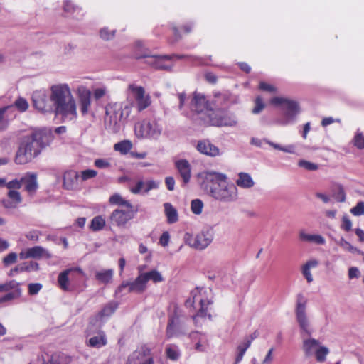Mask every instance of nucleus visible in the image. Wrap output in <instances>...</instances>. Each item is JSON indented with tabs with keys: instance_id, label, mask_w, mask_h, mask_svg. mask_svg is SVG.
<instances>
[{
	"instance_id": "nucleus-1",
	"label": "nucleus",
	"mask_w": 364,
	"mask_h": 364,
	"mask_svg": "<svg viewBox=\"0 0 364 364\" xmlns=\"http://www.w3.org/2000/svg\"><path fill=\"white\" fill-rule=\"evenodd\" d=\"M52 140L53 134L50 129L42 128L34 130L31 134L22 138L16 154L15 162L17 164L31 162Z\"/></svg>"
},
{
	"instance_id": "nucleus-2",
	"label": "nucleus",
	"mask_w": 364,
	"mask_h": 364,
	"mask_svg": "<svg viewBox=\"0 0 364 364\" xmlns=\"http://www.w3.org/2000/svg\"><path fill=\"white\" fill-rule=\"evenodd\" d=\"M50 100L53 111L64 121H73L77 117V107L69 85L59 83L50 87Z\"/></svg>"
},
{
	"instance_id": "nucleus-3",
	"label": "nucleus",
	"mask_w": 364,
	"mask_h": 364,
	"mask_svg": "<svg viewBox=\"0 0 364 364\" xmlns=\"http://www.w3.org/2000/svg\"><path fill=\"white\" fill-rule=\"evenodd\" d=\"M205 180L211 186L205 190L215 200L223 203H234L238 199V189L235 184L229 181L226 174L215 171L205 173Z\"/></svg>"
},
{
	"instance_id": "nucleus-4",
	"label": "nucleus",
	"mask_w": 364,
	"mask_h": 364,
	"mask_svg": "<svg viewBox=\"0 0 364 364\" xmlns=\"http://www.w3.org/2000/svg\"><path fill=\"white\" fill-rule=\"evenodd\" d=\"M183 58H185L184 55H156L149 50H144L143 45L138 41V67L146 65L159 70H171L175 59Z\"/></svg>"
},
{
	"instance_id": "nucleus-5",
	"label": "nucleus",
	"mask_w": 364,
	"mask_h": 364,
	"mask_svg": "<svg viewBox=\"0 0 364 364\" xmlns=\"http://www.w3.org/2000/svg\"><path fill=\"white\" fill-rule=\"evenodd\" d=\"M212 304L211 292L210 289L205 288H196L191 292V297L186 301L187 306H193L194 309L199 308L196 315L193 316V321L196 324L198 323L199 318H205L208 316L210 318V314H208V306Z\"/></svg>"
},
{
	"instance_id": "nucleus-6",
	"label": "nucleus",
	"mask_w": 364,
	"mask_h": 364,
	"mask_svg": "<svg viewBox=\"0 0 364 364\" xmlns=\"http://www.w3.org/2000/svg\"><path fill=\"white\" fill-rule=\"evenodd\" d=\"M270 103L280 107L282 110V116L277 119V123L281 126L294 123L300 113L299 105L295 100L282 97H274L271 99Z\"/></svg>"
},
{
	"instance_id": "nucleus-7",
	"label": "nucleus",
	"mask_w": 364,
	"mask_h": 364,
	"mask_svg": "<svg viewBox=\"0 0 364 364\" xmlns=\"http://www.w3.org/2000/svg\"><path fill=\"white\" fill-rule=\"evenodd\" d=\"M307 303L308 299L303 294L300 293L296 295L295 316L300 330L307 336H311L313 329L306 312Z\"/></svg>"
},
{
	"instance_id": "nucleus-8",
	"label": "nucleus",
	"mask_w": 364,
	"mask_h": 364,
	"mask_svg": "<svg viewBox=\"0 0 364 364\" xmlns=\"http://www.w3.org/2000/svg\"><path fill=\"white\" fill-rule=\"evenodd\" d=\"M127 105L125 106L123 111L122 107L119 105H109L106 107V116L105 117V126L108 131L117 133L120 129V122L124 113L127 115L129 114Z\"/></svg>"
},
{
	"instance_id": "nucleus-9",
	"label": "nucleus",
	"mask_w": 364,
	"mask_h": 364,
	"mask_svg": "<svg viewBox=\"0 0 364 364\" xmlns=\"http://www.w3.org/2000/svg\"><path fill=\"white\" fill-rule=\"evenodd\" d=\"M209 122L215 127H235L238 120L235 114L223 109L209 111Z\"/></svg>"
},
{
	"instance_id": "nucleus-10",
	"label": "nucleus",
	"mask_w": 364,
	"mask_h": 364,
	"mask_svg": "<svg viewBox=\"0 0 364 364\" xmlns=\"http://www.w3.org/2000/svg\"><path fill=\"white\" fill-rule=\"evenodd\" d=\"M213 235L210 230H203L195 236L186 233L184 240L186 245L196 250L205 249L213 241Z\"/></svg>"
},
{
	"instance_id": "nucleus-11",
	"label": "nucleus",
	"mask_w": 364,
	"mask_h": 364,
	"mask_svg": "<svg viewBox=\"0 0 364 364\" xmlns=\"http://www.w3.org/2000/svg\"><path fill=\"white\" fill-rule=\"evenodd\" d=\"M33 107L40 112L51 113L53 111V102L50 95L48 96L46 90H36L32 95Z\"/></svg>"
},
{
	"instance_id": "nucleus-12",
	"label": "nucleus",
	"mask_w": 364,
	"mask_h": 364,
	"mask_svg": "<svg viewBox=\"0 0 364 364\" xmlns=\"http://www.w3.org/2000/svg\"><path fill=\"white\" fill-rule=\"evenodd\" d=\"M134 208L115 209L110 215L108 222L110 225L122 226L134 217Z\"/></svg>"
},
{
	"instance_id": "nucleus-13",
	"label": "nucleus",
	"mask_w": 364,
	"mask_h": 364,
	"mask_svg": "<svg viewBox=\"0 0 364 364\" xmlns=\"http://www.w3.org/2000/svg\"><path fill=\"white\" fill-rule=\"evenodd\" d=\"M162 127L155 120L145 119L140 125V134L145 138H158L162 132Z\"/></svg>"
},
{
	"instance_id": "nucleus-14",
	"label": "nucleus",
	"mask_w": 364,
	"mask_h": 364,
	"mask_svg": "<svg viewBox=\"0 0 364 364\" xmlns=\"http://www.w3.org/2000/svg\"><path fill=\"white\" fill-rule=\"evenodd\" d=\"M149 281L158 283L163 282L164 277L156 269L140 273L139 275H138V292L146 289V283Z\"/></svg>"
},
{
	"instance_id": "nucleus-15",
	"label": "nucleus",
	"mask_w": 364,
	"mask_h": 364,
	"mask_svg": "<svg viewBox=\"0 0 364 364\" xmlns=\"http://www.w3.org/2000/svg\"><path fill=\"white\" fill-rule=\"evenodd\" d=\"M192 109L198 113L205 112L208 117L209 111L213 110L206 97L201 93L195 92L191 101Z\"/></svg>"
},
{
	"instance_id": "nucleus-16",
	"label": "nucleus",
	"mask_w": 364,
	"mask_h": 364,
	"mask_svg": "<svg viewBox=\"0 0 364 364\" xmlns=\"http://www.w3.org/2000/svg\"><path fill=\"white\" fill-rule=\"evenodd\" d=\"M19 257L21 259H26L28 258L40 259L41 257L49 259L51 258L52 255L45 248L41 246H35L21 252L19 254Z\"/></svg>"
},
{
	"instance_id": "nucleus-17",
	"label": "nucleus",
	"mask_w": 364,
	"mask_h": 364,
	"mask_svg": "<svg viewBox=\"0 0 364 364\" xmlns=\"http://www.w3.org/2000/svg\"><path fill=\"white\" fill-rule=\"evenodd\" d=\"M174 166L182 178L184 185L189 183L191 178V166L186 159H178L174 162Z\"/></svg>"
},
{
	"instance_id": "nucleus-18",
	"label": "nucleus",
	"mask_w": 364,
	"mask_h": 364,
	"mask_svg": "<svg viewBox=\"0 0 364 364\" xmlns=\"http://www.w3.org/2000/svg\"><path fill=\"white\" fill-rule=\"evenodd\" d=\"M196 149L200 154L210 157H215L222 154L220 149L208 140L199 141Z\"/></svg>"
},
{
	"instance_id": "nucleus-19",
	"label": "nucleus",
	"mask_w": 364,
	"mask_h": 364,
	"mask_svg": "<svg viewBox=\"0 0 364 364\" xmlns=\"http://www.w3.org/2000/svg\"><path fill=\"white\" fill-rule=\"evenodd\" d=\"M23 184L24 185L25 191H27L29 195L34 194L38 188L37 174L33 172H27L21 177V186Z\"/></svg>"
},
{
	"instance_id": "nucleus-20",
	"label": "nucleus",
	"mask_w": 364,
	"mask_h": 364,
	"mask_svg": "<svg viewBox=\"0 0 364 364\" xmlns=\"http://www.w3.org/2000/svg\"><path fill=\"white\" fill-rule=\"evenodd\" d=\"M189 337L194 346V349L198 352H205L208 347V341L206 335L198 331L193 332Z\"/></svg>"
},
{
	"instance_id": "nucleus-21",
	"label": "nucleus",
	"mask_w": 364,
	"mask_h": 364,
	"mask_svg": "<svg viewBox=\"0 0 364 364\" xmlns=\"http://www.w3.org/2000/svg\"><path fill=\"white\" fill-rule=\"evenodd\" d=\"M185 333V330L180 324L178 317L175 316L169 319L166 328V336L168 338L179 337Z\"/></svg>"
},
{
	"instance_id": "nucleus-22",
	"label": "nucleus",
	"mask_w": 364,
	"mask_h": 364,
	"mask_svg": "<svg viewBox=\"0 0 364 364\" xmlns=\"http://www.w3.org/2000/svg\"><path fill=\"white\" fill-rule=\"evenodd\" d=\"M78 101L80 109L83 116L86 115L91 105V92L90 90L83 89L78 91Z\"/></svg>"
},
{
	"instance_id": "nucleus-23",
	"label": "nucleus",
	"mask_w": 364,
	"mask_h": 364,
	"mask_svg": "<svg viewBox=\"0 0 364 364\" xmlns=\"http://www.w3.org/2000/svg\"><path fill=\"white\" fill-rule=\"evenodd\" d=\"M152 348L153 346L150 344L141 346L138 356L139 364H154Z\"/></svg>"
},
{
	"instance_id": "nucleus-24",
	"label": "nucleus",
	"mask_w": 364,
	"mask_h": 364,
	"mask_svg": "<svg viewBox=\"0 0 364 364\" xmlns=\"http://www.w3.org/2000/svg\"><path fill=\"white\" fill-rule=\"evenodd\" d=\"M151 104V98L144 88L138 86L137 89V107L138 111H141L149 107Z\"/></svg>"
},
{
	"instance_id": "nucleus-25",
	"label": "nucleus",
	"mask_w": 364,
	"mask_h": 364,
	"mask_svg": "<svg viewBox=\"0 0 364 364\" xmlns=\"http://www.w3.org/2000/svg\"><path fill=\"white\" fill-rule=\"evenodd\" d=\"M77 272L80 274H82V271L81 270V269H80L78 267L67 269L65 271H63L62 272H60L59 274V275L58 277V283L59 287H60V289H62L64 291H68L69 290V287H68L69 278H68V276L70 274H72L73 272Z\"/></svg>"
},
{
	"instance_id": "nucleus-26",
	"label": "nucleus",
	"mask_w": 364,
	"mask_h": 364,
	"mask_svg": "<svg viewBox=\"0 0 364 364\" xmlns=\"http://www.w3.org/2000/svg\"><path fill=\"white\" fill-rule=\"evenodd\" d=\"M79 175L75 171H67L63 176V187L67 190H73L77 186Z\"/></svg>"
},
{
	"instance_id": "nucleus-27",
	"label": "nucleus",
	"mask_w": 364,
	"mask_h": 364,
	"mask_svg": "<svg viewBox=\"0 0 364 364\" xmlns=\"http://www.w3.org/2000/svg\"><path fill=\"white\" fill-rule=\"evenodd\" d=\"M236 186L242 188L250 189L255 186V181L250 174L245 172H240L235 181Z\"/></svg>"
},
{
	"instance_id": "nucleus-28",
	"label": "nucleus",
	"mask_w": 364,
	"mask_h": 364,
	"mask_svg": "<svg viewBox=\"0 0 364 364\" xmlns=\"http://www.w3.org/2000/svg\"><path fill=\"white\" fill-rule=\"evenodd\" d=\"M299 239L304 242H309L316 245H325V238L318 234H309L304 231H300L299 234Z\"/></svg>"
},
{
	"instance_id": "nucleus-29",
	"label": "nucleus",
	"mask_w": 364,
	"mask_h": 364,
	"mask_svg": "<svg viewBox=\"0 0 364 364\" xmlns=\"http://www.w3.org/2000/svg\"><path fill=\"white\" fill-rule=\"evenodd\" d=\"M318 340L314 338L305 339L303 341V350L307 356L314 355L316 350L320 347Z\"/></svg>"
},
{
	"instance_id": "nucleus-30",
	"label": "nucleus",
	"mask_w": 364,
	"mask_h": 364,
	"mask_svg": "<svg viewBox=\"0 0 364 364\" xmlns=\"http://www.w3.org/2000/svg\"><path fill=\"white\" fill-rule=\"evenodd\" d=\"M318 265V262L316 259H310L307 261L301 267V273L308 283L313 282V276L311 272V269L315 268Z\"/></svg>"
},
{
	"instance_id": "nucleus-31",
	"label": "nucleus",
	"mask_w": 364,
	"mask_h": 364,
	"mask_svg": "<svg viewBox=\"0 0 364 364\" xmlns=\"http://www.w3.org/2000/svg\"><path fill=\"white\" fill-rule=\"evenodd\" d=\"M22 289L21 283H18V287L13 288L9 292L0 297V304L10 302L14 299H17L21 296Z\"/></svg>"
},
{
	"instance_id": "nucleus-32",
	"label": "nucleus",
	"mask_w": 364,
	"mask_h": 364,
	"mask_svg": "<svg viewBox=\"0 0 364 364\" xmlns=\"http://www.w3.org/2000/svg\"><path fill=\"white\" fill-rule=\"evenodd\" d=\"M136 289V279L132 282H124L115 291L116 296H121Z\"/></svg>"
},
{
	"instance_id": "nucleus-33",
	"label": "nucleus",
	"mask_w": 364,
	"mask_h": 364,
	"mask_svg": "<svg viewBox=\"0 0 364 364\" xmlns=\"http://www.w3.org/2000/svg\"><path fill=\"white\" fill-rule=\"evenodd\" d=\"M164 206L167 222L170 224L176 223L178 220L177 210L169 203H164Z\"/></svg>"
},
{
	"instance_id": "nucleus-34",
	"label": "nucleus",
	"mask_w": 364,
	"mask_h": 364,
	"mask_svg": "<svg viewBox=\"0 0 364 364\" xmlns=\"http://www.w3.org/2000/svg\"><path fill=\"white\" fill-rule=\"evenodd\" d=\"M114 272L112 269H106L97 271L95 272V279L102 284H108L112 282Z\"/></svg>"
},
{
	"instance_id": "nucleus-35",
	"label": "nucleus",
	"mask_w": 364,
	"mask_h": 364,
	"mask_svg": "<svg viewBox=\"0 0 364 364\" xmlns=\"http://www.w3.org/2000/svg\"><path fill=\"white\" fill-rule=\"evenodd\" d=\"M133 144L129 140H122L114 144L113 149L115 151L119 152L122 155H126L130 152Z\"/></svg>"
},
{
	"instance_id": "nucleus-36",
	"label": "nucleus",
	"mask_w": 364,
	"mask_h": 364,
	"mask_svg": "<svg viewBox=\"0 0 364 364\" xmlns=\"http://www.w3.org/2000/svg\"><path fill=\"white\" fill-rule=\"evenodd\" d=\"M88 344L92 348H100L107 344V338L104 332H100L97 336L90 338Z\"/></svg>"
},
{
	"instance_id": "nucleus-37",
	"label": "nucleus",
	"mask_w": 364,
	"mask_h": 364,
	"mask_svg": "<svg viewBox=\"0 0 364 364\" xmlns=\"http://www.w3.org/2000/svg\"><path fill=\"white\" fill-rule=\"evenodd\" d=\"M165 353L166 357L173 361L178 360L181 357V350L178 346L168 344L166 347Z\"/></svg>"
},
{
	"instance_id": "nucleus-38",
	"label": "nucleus",
	"mask_w": 364,
	"mask_h": 364,
	"mask_svg": "<svg viewBox=\"0 0 364 364\" xmlns=\"http://www.w3.org/2000/svg\"><path fill=\"white\" fill-rule=\"evenodd\" d=\"M159 184V182L154 181H147L144 182L138 181V193H147L151 190L158 188Z\"/></svg>"
},
{
	"instance_id": "nucleus-39",
	"label": "nucleus",
	"mask_w": 364,
	"mask_h": 364,
	"mask_svg": "<svg viewBox=\"0 0 364 364\" xmlns=\"http://www.w3.org/2000/svg\"><path fill=\"white\" fill-rule=\"evenodd\" d=\"M109 202L112 205H118V208L133 207L129 201L124 199L119 193H114L111 196Z\"/></svg>"
},
{
	"instance_id": "nucleus-40",
	"label": "nucleus",
	"mask_w": 364,
	"mask_h": 364,
	"mask_svg": "<svg viewBox=\"0 0 364 364\" xmlns=\"http://www.w3.org/2000/svg\"><path fill=\"white\" fill-rule=\"evenodd\" d=\"M105 224V220L102 216H95L92 219L90 228L94 232L100 231L104 228Z\"/></svg>"
},
{
	"instance_id": "nucleus-41",
	"label": "nucleus",
	"mask_w": 364,
	"mask_h": 364,
	"mask_svg": "<svg viewBox=\"0 0 364 364\" xmlns=\"http://www.w3.org/2000/svg\"><path fill=\"white\" fill-rule=\"evenodd\" d=\"M335 242L343 250L348 251L351 253H360L361 250L353 246L349 242L346 240L343 237H341L339 240H335Z\"/></svg>"
},
{
	"instance_id": "nucleus-42",
	"label": "nucleus",
	"mask_w": 364,
	"mask_h": 364,
	"mask_svg": "<svg viewBox=\"0 0 364 364\" xmlns=\"http://www.w3.org/2000/svg\"><path fill=\"white\" fill-rule=\"evenodd\" d=\"M117 308V304L115 303H109L106 305L97 314V320L103 317H108L112 315Z\"/></svg>"
},
{
	"instance_id": "nucleus-43",
	"label": "nucleus",
	"mask_w": 364,
	"mask_h": 364,
	"mask_svg": "<svg viewBox=\"0 0 364 364\" xmlns=\"http://www.w3.org/2000/svg\"><path fill=\"white\" fill-rule=\"evenodd\" d=\"M14 105H9L0 108V129H3L6 127L8 117L6 113L10 111H14Z\"/></svg>"
},
{
	"instance_id": "nucleus-44",
	"label": "nucleus",
	"mask_w": 364,
	"mask_h": 364,
	"mask_svg": "<svg viewBox=\"0 0 364 364\" xmlns=\"http://www.w3.org/2000/svg\"><path fill=\"white\" fill-rule=\"evenodd\" d=\"M21 272H30L37 271L39 269V265L37 262L33 261L25 262L18 264Z\"/></svg>"
},
{
	"instance_id": "nucleus-45",
	"label": "nucleus",
	"mask_w": 364,
	"mask_h": 364,
	"mask_svg": "<svg viewBox=\"0 0 364 364\" xmlns=\"http://www.w3.org/2000/svg\"><path fill=\"white\" fill-rule=\"evenodd\" d=\"M116 30H110L107 27L101 28L99 31V35L101 39L103 41H110L115 36Z\"/></svg>"
},
{
	"instance_id": "nucleus-46",
	"label": "nucleus",
	"mask_w": 364,
	"mask_h": 364,
	"mask_svg": "<svg viewBox=\"0 0 364 364\" xmlns=\"http://www.w3.org/2000/svg\"><path fill=\"white\" fill-rule=\"evenodd\" d=\"M328 348L324 346L321 345L314 355H315L316 359L318 362L322 363L326 360V355L328 354Z\"/></svg>"
},
{
	"instance_id": "nucleus-47",
	"label": "nucleus",
	"mask_w": 364,
	"mask_h": 364,
	"mask_svg": "<svg viewBox=\"0 0 364 364\" xmlns=\"http://www.w3.org/2000/svg\"><path fill=\"white\" fill-rule=\"evenodd\" d=\"M267 144L272 146L275 149H278L279 151H282L286 153L294 154L295 152V147L294 145H289L287 146H282L278 144H275L270 141H267Z\"/></svg>"
},
{
	"instance_id": "nucleus-48",
	"label": "nucleus",
	"mask_w": 364,
	"mask_h": 364,
	"mask_svg": "<svg viewBox=\"0 0 364 364\" xmlns=\"http://www.w3.org/2000/svg\"><path fill=\"white\" fill-rule=\"evenodd\" d=\"M203 203L200 199H194L191 201V211L196 215H200L202 213Z\"/></svg>"
},
{
	"instance_id": "nucleus-49",
	"label": "nucleus",
	"mask_w": 364,
	"mask_h": 364,
	"mask_svg": "<svg viewBox=\"0 0 364 364\" xmlns=\"http://www.w3.org/2000/svg\"><path fill=\"white\" fill-rule=\"evenodd\" d=\"M63 9L65 12L70 14L74 13L79 14L81 11V9L74 5L70 1H65L64 2Z\"/></svg>"
},
{
	"instance_id": "nucleus-50",
	"label": "nucleus",
	"mask_w": 364,
	"mask_h": 364,
	"mask_svg": "<svg viewBox=\"0 0 364 364\" xmlns=\"http://www.w3.org/2000/svg\"><path fill=\"white\" fill-rule=\"evenodd\" d=\"M18 283L16 280H10L4 284H0V292L9 291L11 289L18 287Z\"/></svg>"
},
{
	"instance_id": "nucleus-51",
	"label": "nucleus",
	"mask_w": 364,
	"mask_h": 364,
	"mask_svg": "<svg viewBox=\"0 0 364 364\" xmlns=\"http://www.w3.org/2000/svg\"><path fill=\"white\" fill-rule=\"evenodd\" d=\"M299 166L304 168L308 171H316L318 168V166L316 164L310 162L306 160H300L298 163Z\"/></svg>"
},
{
	"instance_id": "nucleus-52",
	"label": "nucleus",
	"mask_w": 364,
	"mask_h": 364,
	"mask_svg": "<svg viewBox=\"0 0 364 364\" xmlns=\"http://www.w3.org/2000/svg\"><path fill=\"white\" fill-rule=\"evenodd\" d=\"M264 107L265 105L263 102L262 97L260 96L257 97L255 100V107L252 109V113L256 114L260 113Z\"/></svg>"
},
{
	"instance_id": "nucleus-53",
	"label": "nucleus",
	"mask_w": 364,
	"mask_h": 364,
	"mask_svg": "<svg viewBox=\"0 0 364 364\" xmlns=\"http://www.w3.org/2000/svg\"><path fill=\"white\" fill-rule=\"evenodd\" d=\"M354 145L359 149H364V136L358 130L353 139Z\"/></svg>"
},
{
	"instance_id": "nucleus-54",
	"label": "nucleus",
	"mask_w": 364,
	"mask_h": 364,
	"mask_svg": "<svg viewBox=\"0 0 364 364\" xmlns=\"http://www.w3.org/2000/svg\"><path fill=\"white\" fill-rule=\"evenodd\" d=\"M14 106L20 111L24 112L28 107L27 101L23 97H18L14 102Z\"/></svg>"
},
{
	"instance_id": "nucleus-55",
	"label": "nucleus",
	"mask_w": 364,
	"mask_h": 364,
	"mask_svg": "<svg viewBox=\"0 0 364 364\" xmlns=\"http://www.w3.org/2000/svg\"><path fill=\"white\" fill-rule=\"evenodd\" d=\"M17 261V254L15 252H10L3 259V264L4 266L8 267L12 264L16 263Z\"/></svg>"
},
{
	"instance_id": "nucleus-56",
	"label": "nucleus",
	"mask_w": 364,
	"mask_h": 364,
	"mask_svg": "<svg viewBox=\"0 0 364 364\" xmlns=\"http://www.w3.org/2000/svg\"><path fill=\"white\" fill-rule=\"evenodd\" d=\"M127 99L131 105H134L136 100V86L134 84H132L129 87Z\"/></svg>"
},
{
	"instance_id": "nucleus-57",
	"label": "nucleus",
	"mask_w": 364,
	"mask_h": 364,
	"mask_svg": "<svg viewBox=\"0 0 364 364\" xmlns=\"http://www.w3.org/2000/svg\"><path fill=\"white\" fill-rule=\"evenodd\" d=\"M350 213L355 216L364 215V202H358L355 207L351 208Z\"/></svg>"
},
{
	"instance_id": "nucleus-58",
	"label": "nucleus",
	"mask_w": 364,
	"mask_h": 364,
	"mask_svg": "<svg viewBox=\"0 0 364 364\" xmlns=\"http://www.w3.org/2000/svg\"><path fill=\"white\" fill-rule=\"evenodd\" d=\"M43 286L40 283H31L28 286V294L30 295H36L42 289Z\"/></svg>"
},
{
	"instance_id": "nucleus-59",
	"label": "nucleus",
	"mask_w": 364,
	"mask_h": 364,
	"mask_svg": "<svg viewBox=\"0 0 364 364\" xmlns=\"http://www.w3.org/2000/svg\"><path fill=\"white\" fill-rule=\"evenodd\" d=\"M97 173L96 171L92 169H87L81 172V178L82 181H86L90 178H92L97 176Z\"/></svg>"
},
{
	"instance_id": "nucleus-60",
	"label": "nucleus",
	"mask_w": 364,
	"mask_h": 364,
	"mask_svg": "<svg viewBox=\"0 0 364 364\" xmlns=\"http://www.w3.org/2000/svg\"><path fill=\"white\" fill-rule=\"evenodd\" d=\"M95 166L98 168H108L111 166L109 161L105 159H98L95 161Z\"/></svg>"
},
{
	"instance_id": "nucleus-61",
	"label": "nucleus",
	"mask_w": 364,
	"mask_h": 364,
	"mask_svg": "<svg viewBox=\"0 0 364 364\" xmlns=\"http://www.w3.org/2000/svg\"><path fill=\"white\" fill-rule=\"evenodd\" d=\"M6 186L7 187V188H9L10 191L11 190H17V189H19L21 188V178L18 180V179H14V180H12L8 183H6Z\"/></svg>"
},
{
	"instance_id": "nucleus-62",
	"label": "nucleus",
	"mask_w": 364,
	"mask_h": 364,
	"mask_svg": "<svg viewBox=\"0 0 364 364\" xmlns=\"http://www.w3.org/2000/svg\"><path fill=\"white\" fill-rule=\"evenodd\" d=\"M8 196L16 203H20L22 200L20 193L17 191L11 190L8 193Z\"/></svg>"
},
{
	"instance_id": "nucleus-63",
	"label": "nucleus",
	"mask_w": 364,
	"mask_h": 364,
	"mask_svg": "<svg viewBox=\"0 0 364 364\" xmlns=\"http://www.w3.org/2000/svg\"><path fill=\"white\" fill-rule=\"evenodd\" d=\"M170 242V234L168 232L165 231L162 233L159 238V244L162 247H166L168 245V243Z\"/></svg>"
},
{
	"instance_id": "nucleus-64",
	"label": "nucleus",
	"mask_w": 364,
	"mask_h": 364,
	"mask_svg": "<svg viewBox=\"0 0 364 364\" xmlns=\"http://www.w3.org/2000/svg\"><path fill=\"white\" fill-rule=\"evenodd\" d=\"M259 89L263 91H267L270 93H274L277 91V88L268 83H266L264 82H261L259 83Z\"/></svg>"
}]
</instances>
